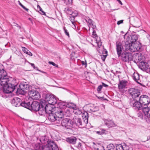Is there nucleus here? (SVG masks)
Returning a JSON list of instances; mask_svg holds the SVG:
<instances>
[{
	"mask_svg": "<svg viewBox=\"0 0 150 150\" xmlns=\"http://www.w3.org/2000/svg\"><path fill=\"white\" fill-rule=\"evenodd\" d=\"M12 78L7 76L6 71L0 74V84L3 87L5 93H11L17 87V84H14Z\"/></svg>",
	"mask_w": 150,
	"mask_h": 150,
	"instance_id": "f257e3e1",
	"label": "nucleus"
},
{
	"mask_svg": "<svg viewBox=\"0 0 150 150\" xmlns=\"http://www.w3.org/2000/svg\"><path fill=\"white\" fill-rule=\"evenodd\" d=\"M83 121L81 118L74 117L73 119L74 124V123L76 125L80 128L84 127L88 122V114L87 112H85L82 114Z\"/></svg>",
	"mask_w": 150,
	"mask_h": 150,
	"instance_id": "f03ea898",
	"label": "nucleus"
},
{
	"mask_svg": "<svg viewBox=\"0 0 150 150\" xmlns=\"http://www.w3.org/2000/svg\"><path fill=\"white\" fill-rule=\"evenodd\" d=\"M64 111L63 110H58L55 114L50 113L48 117V119L51 122H54L56 123L59 124V120H61L60 117L64 114Z\"/></svg>",
	"mask_w": 150,
	"mask_h": 150,
	"instance_id": "7ed1b4c3",
	"label": "nucleus"
},
{
	"mask_svg": "<svg viewBox=\"0 0 150 150\" xmlns=\"http://www.w3.org/2000/svg\"><path fill=\"white\" fill-rule=\"evenodd\" d=\"M52 105H53L48 103L45 106H44L41 104L40 110L39 111V115H42L45 113L50 114L51 113L53 110V108L52 106Z\"/></svg>",
	"mask_w": 150,
	"mask_h": 150,
	"instance_id": "20e7f679",
	"label": "nucleus"
},
{
	"mask_svg": "<svg viewBox=\"0 0 150 150\" xmlns=\"http://www.w3.org/2000/svg\"><path fill=\"white\" fill-rule=\"evenodd\" d=\"M128 92L129 94L132 96V99H139L140 92L138 89L134 88H130L129 89Z\"/></svg>",
	"mask_w": 150,
	"mask_h": 150,
	"instance_id": "39448f33",
	"label": "nucleus"
},
{
	"mask_svg": "<svg viewBox=\"0 0 150 150\" xmlns=\"http://www.w3.org/2000/svg\"><path fill=\"white\" fill-rule=\"evenodd\" d=\"M139 67L142 70L146 71L150 74V60L147 62H141L139 64Z\"/></svg>",
	"mask_w": 150,
	"mask_h": 150,
	"instance_id": "423d86ee",
	"label": "nucleus"
},
{
	"mask_svg": "<svg viewBox=\"0 0 150 150\" xmlns=\"http://www.w3.org/2000/svg\"><path fill=\"white\" fill-rule=\"evenodd\" d=\"M45 101L48 102V103L53 105L56 104L57 100L54 96L52 94L48 93L46 95Z\"/></svg>",
	"mask_w": 150,
	"mask_h": 150,
	"instance_id": "0eeeda50",
	"label": "nucleus"
},
{
	"mask_svg": "<svg viewBox=\"0 0 150 150\" xmlns=\"http://www.w3.org/2000/svg\"><path fill=\"white\" fill-rule=\"evenodd\" d=\"M130 104L133 108L137 110H141V107H142V105L140 102L137 100V99H131Z\"/></svg>",
	"mask_w": 150,
	"mask_h": 150,
	"instance_id": "6e6552de",
	"label": "nucleus"
},
{
	"mask_svg": "<svg viewBox=\"0 0 150 150\" xmlns=\"http://www.w3.org/2000/svg\"><path fill=\"white\" fill-rule=\"evenodd\" d=\"M120 56L122 60L125 62H129L131 61L132 59V54L128 52H123L120 54Z\"/></svg>",
	"mask_w": 150,
	"mask_h": 150,
	"instance_id": "1a4fd4ad",
	"label": "nucleus"
},
{
	"mask_svg": "<svg viewBox=\"0 0 150 150\" xmlns=\"http://www.w3.org/2000/svg\"><path fill=\"white\" fill-rule=\"evenodd\" d=\"M139 100L142 105H146L150 103V98L146 95H142L139 98Z\"/></svg>",
	"mask_w": 150,
	"mask_h": 150,
	"instance_id": "9d476101",
	"label": "nucleus"
},
{
	"mask_svg": "<svg viewBox=\"0 0 150 150\" xmlns=\"http://www.w3.org/2000/svg\"><path fill=\"white\" fill-rule=\"evenodd\" d=\"M41 108V105H40L39 102L36 101H34L30 104V110L38 111L39 114V111L40 110Z\"/></svg>",
	"mask_w": 150,
	"mask_h": 150,
	"instance_id": "9b49d317",
	"label": "nucleus"
},
{
	"mask_svg": "<svg viewBox=\"0 0 150 150\" xmlns=\"http://www.w3.org/2000/svg\"><path fill=\"white\" fill-rule=\"evenodd\" d=\"M30 97L33 99L39 100L40 98V95L39 93L37 91L33 90L30 91L28 93Z\"/></svg>",
	"mask_w": 150,
	"mask_h": 150,
	"instance_id": "f8f14e48",
	"label": "nucleus"
},
{
	"mask_svg": "<svg viewBox=\"0 0 150 150\" xmlns=\"http://www.w3.org/2000/svg\"><path fill=\"white\" fill-rule=\"evenodd\" d=\"M124 47L125 48V50L126 51L129 50L131 52H134L136 51H134L133 49L134 48V43H129L128 42H125V45Z\"/></svg>",
	"mask_w": 150,
	"mask_h": 150,
	"instance_id": "ddd939ff",
	"label": "nucleus"
},
{
	"mask_svg": "<svg viewBox=\"0 0 150 150\" xmlns=\"http://www.w3.org/2000/svg\"><path fill=\"white\" fill-rule=\"evenodd\" d=\"M103 120L105 124L108 128L115 127L116 126L114 122L111 120L104 119H103Z\"/></svg>",
	"mask_w": 150,
	"mask_h": 150,
	"instance_id": "4468645a",
	"label": "nucleus"
},
{
	"mask_svg": "<svg viewBox=\"0 0 150 150\" xmlns=\"http://www.w3.org/2000/svg\"><path fill=\"white\" fill-rule=\"evenodd\" d=\"M22 101L21 99L18 97H16L12 100V104L15 107H19L21 106Z\"/></svg>",
	"mask_w": 150,
	"mask_h": 150,
	"instance_id": "2eb2a0df",
	"label": "nucleus"
},
{
	"mask_svg": "<svg viewBox=\"0 0 150 150\" xmlns=\"http://www.w3.org/2000/svg\"><path fill=\"white\" fill-rule=\"evenodd\" d=\"M116 47L117 53L118 57H119L123 49V46L120 42H117L116 43Z\"/></svg>",
	"mask_w": 150,
	"mask_h": 150,
	"instance_id": "dca6fc26",
	"label": "nucleus"
},
{
	"mask_svg": "<svg viewBox=\"0 0 150 150\" xmlns=\"http://www.w3.org/2000/svg\"><path fill=\"white\" fill-rule=\"evenodd\" d=\"M138 36L137 35H132L129 38H127V41L125 42H128L131 43H134L136 42V41L138 39Z\"/></svg>",
	"mask_w": 150,
	"mask_h": 150,
	"instance_id": "f3484780",
	"label": "nucleus"
},
{
	"mask_svg": "<svg viewBox=\"0 0 150 150\" xmlns=\"http://www.w3.org/2000/svg\"><path fill=\"white\" fill-rule=\"evenodd\" d=\"M57 107H59L60 109L59 110H63L64 111V113L65 112L64 109L66 108L67 105V103H65L62 101L57 102Z\"/></svg>",
	"mask_w": 150,
	"mask_h": 150,
	"instance_id": "a211bd4d",
	"label": "nucleus"
},
{
	"mask_svg": "<svg viewBox=\"0 0 150 150\" xmlns=\"http://www.w3.org/2000/svg\"><path fill=\"white\" fill-rule=\"evenodd\" d=\"M127 82L125 80H122L120 81L118 84V89L120 90L124 89L126 86Z\"/></svg>",
	"mask_w": 150,
	"mask_h": 150,
	"instance_id": "6ab92c4d",
	"label": "nucleus"
},
{
	"mask_svg": "<svg viewBox=\"0 0 150 150\" xmlns=\"http://www.w3.org/2000/svg\"><path fill=\"white\" fill-rule=\"evenodd\" d=\"M92 33L93 37L95 38L96 42L97 44L98 47H100L99 46H100L101 45V43L100 38L98 37L96 33V32L95 30H93Z\"/></svg>",
	"mask_w": 150,
	"mask_h": 150,
	"instance_id": "aec40b11",
	"label": "nucleus"
},
{
	"mask_svg": "<svg viewBox=\"0 0 150 150\" xmlns=\"http://www.w3.org/2000/svg\"><path fill=\"white\" fill-rule=\"evenodd\" d=\"M19 86L20 88L23 89L25 92H26V91L28 90L29 87V85L26 82L21 83L19 85Z\"/></svg>",
	"mask_w": 150,
	"mask_h": 150,
	"instance_id": "412c9836",
	"label": "nucleus"
},
{
	"mask_svg": "<svg viewBox=\"0 0 150 150\" xmlns=\"http://www.w3.org/2000/svg\"><path fill=\"white\" fill-rule=\"evenodd\" d=\"M64 115V112L63 115L62 116L61 115H60V118L61 119V120H59L60 121L59 124H60L61 122V124H62V126L65 127L66 126V125L67 124V121H68V120L69 119L65 118L63 119V116Z\"/></svg>",
	"mask_w": 150,
	"mask_h": 150,
	"instance_id": "4be33fe9",
	"label": "nucleus"
},
{
	"mask_svg": "<svg viewBox=\"0 0 150 150\" xmlns=\"http://www.w3.org/2000/svg\"><path fill=\"white\" fill-rule=\"evenodd\" d=\"M93 147L94 150H105L104 147L98 143L93 142Z\"/></svg>",
	"mask_w": 150,
	"mask_h": 150,
	"instance_id": "5701e85b",
	"label": "nucleus"
},
{
	"mask_svg": "<svg viewBox=\"0 0 150 150\" xmlns=\"http://www.w3.org/2000/svg\"><path fill=\"white\" fill-rule=\"evenodd\" d=\"M49 143L50 150H59L57 145L53 141L49 142Z\"/></svg>",
	"mask_w": 150,
	"mask_h": 150,
	"instance_id": "b1692460",
	"label": "nucleus"
},
{
	"mask_svg": "<svg viewBox=\"0 0 150 150\" xmlns=\"http://www.w3.org/2000/svg\"><path fill=\"white\" fill-rule=\"evenodd\" d=\"M49 143L50 150H59L57 145L53 141L49 142Z\"/></svg>",
	"mask_w": 150,
	"mask_h": 150,
	"instance_id": "393cba45",
	"label": "nucleus"
},
{
	"mask_svg": "<svg viewBox=\"0 0 150 150\" xmlns=\"http://www.w3.org/2000/svg\"><path fill=\"white\" fill-rule=\"evenodd\" d=\"M133 79L138 83L141 84V81L139 79V75L136 73H134L132 76Z\"/></svg>",
	"mask_w": 150,
	"mask_h": 150,
	"instance_id": "a878e982",
	"label": "nucleus"
},
{
	"mask_svg": "<svg viewBox=\"0 0 150 150\" xmlns=\"http://www.w3.org/2000/svg\"><path fill=\"white\" fill-rule=\"evenodd\" d=\"M85 20L86 22L89 24V26L92 28L93 29L95 28L96 27V26L94 24V22L89 18H86Z\"/></svg>",
	"mask_w": 150,
	"mask_h": 150,
	"instance_id": "bb28decb",
	"label": "nucleus"
},
{
	"mask_svg": "<svg viewBox=\"0 0 150 150\" xmlns=\"http://www.w3.org/2000/svg\"><path fill=\"white\" fill-rule=\"evenodd\" d=\"M133 43L134 48L133 50H134V51H136V52L139 51L142 47L141 44L139 41Z\"/></svg>",
	"mask_w": 150,
	"mask_h": 150,
	"instance_id": "cd10ccee",
	"label": "nucleus"
},
{
	"mask_svg": "<svg viewBox=\"0 0 150 150\" xmlns=\"http://www.w3.org/2000/svg\"><path fill=\"white\" fill-rule=\"evenodd\" d=\"M76 140V138L75 137H68L66 139V141L70 144H75Z\"/></svg>",
	"mask_w": 150,
	"mask_h": 150,
	"instance_id": "c85d7f7f",
	"label": "nucleus"
},
{
	"mask_svg": "<svg viewBox=\"0 0 150 150\" xmlns=\"http://www.w3.org/2000/svg\"><path fill=\"white\" fill-rule=\"evenodd\" d=\"M40 142L42 144H48L49 142H52L48 138V137L46 136L42 137L40 139Z\"/></svg>",
	"mask_w": 150,
	"mask_h": 150,
	"instance_id": "c756f323",
	"label": "nucleus"
},
{
	"mask_svg": "<svg viewBox=\"0 0 150 150\" xmlns=\"http://www.w3.org/2000/svg\"><path fill=\"white\" fill-rule=\"evenodd\" d=\"M74 122L73 120L70 119H69L68 121H67L66 126L65 127L67 129H70L73 127Z\"/></svg>",
	"mask_w": 150,
	"mask_h": 150,
	"instance_id": "7c9ffc66",
	"label": "nucleus"
},
{
	"mask_svg": "<svg viewBox=\"0 0 150 150\" xmlns=\"http://www.w3.org/2000/svg\"><path fill=\"white\" fill-rule=\"evenodd\" d=\"M89 110L88 111L90 112H95L98 110V107L94 106L93 104H91L89 107Z\"/></svg>",
	"mask_w": 150,
	"mask_h": 150,
	"instance_id": "2f4dec72",
	"label": "nucleus"
},
{
	"mask_svg": "<svg viewBox=\"0 0 150 150\" xmlns=\"http://www.w3.org/2000/svg\"><path fill=\"white\" fill-rule=\"evenodd\" d=\"M141 109L142 110V111L145 115H148L149 112L150 111V109L149 107H143L142 106Z\"/></svg>",
	"mask_w": 150,
	"mask_h": 150,
	"instance_id": "473e14b6",
	"label": "nucleus"
},
{
	"mask_svg": "<svg viewBox=\"0 0 150 150\" xmlns=\"http://www.w3.org/2000/svg\"><path fill=\"white\" fill-rule=\"evenodd\" d=\"M21 106L30 110V104L29 102H26L24 101L22 102Z\"/></svg>",
	"mask_w": 150,
	"mask_h": 150,
	"instance_id": "72a5a7b5",
	"label": "nucleus"
},
{
	"mask_svg": "<svg viewBox=\"0 0 150 150\" xmlns=\"http://www.w3.org/2000/svg\"><path fill=\"white\" fill-rule=\"evenodd\" d=\"M78 13L77 11H75V15H74L73 14L71 15V16L70 17L69 19L70 20L72 24H74L75 21H74V19L75 17H76L78 15Z\"/></svg>",
	"mask_w": 150,
	"mask_h": 150,
	"instance_id": "f704fd0d",
	"label": "nucleus"
},
{
	"mask_svg": "<svg viewBox=\"0 0 150 150\" xmlns=\"http://www.w3.org/2000/svg\"><path fill=\"white\" fill-rule=\"evenodd\" d=\"M76 105L72 103H67V107L69 108L73 109L74 110V109L76 108Z\"/></svg>",
	"mask_w": 150,
	"mask_h": 150,
	"instance_id": "c9c22d12",
	"label": "nucleus"
},
{
	"mask_svg": "<svg viewBox=\"0 0 150 150\" xmlns=\"http://www.w3.org/2000/svg\"><path fill=\"white\" fill-rule=\"evenodd\" d=\"M22 49L24 53L26 54L32 56L33 54L31 52L29 51L26 48L24 47H22Z\"/></svg>",
	"mask_w": 150,
	"mask_h": 150,
	"instance_id": "e433bc0d",
	"label": "nucleus"
},
{
	"mask_svg": "<svg viewBox=\"0 0 150 150\" xmlns=\"http://www.w3.org/2000/svg\"><path fill=\"white\" fill-rule=\"evenodd\" d=\"M65 10L66 11H67V12H68V13L69 15H72L74 13L75 14V11H75L73 12L71 8L69 7L65 8Z\"/></svg>",
	"mask_w": 150,
	"mask_h": 150,
	"instance_id": "4c0bfd02",
	"label": "nucleus"
},
{
	"mask_svg": "<svg viewBox=\"0 0 150 150\" xmlns=\"http://www.w3.org/2000/svg\"><path fill=\"white\" fill-rule=\"evenodd\" d=\"M73 112L76 115H80L82 112L81 110H80L79 109L77 108H76L73 110Z\"/></svg>",
	"mask_w": 150,
	"mask_h": 150,
	"instance_id": "58836bf2",
	"label": "nucleus"
},
{
	"mask_svg": "<svg viewBox=\"0 0 150 150\" xmlns=\"http://www.w3.org/2000/svg\"><path fill=\"white\" fill-rule=\"evenodd\" d=\"M107 132L105 129H102L100 131H97L96 133L99 134L101 135L103 134H106Z\"/></svg>",
	"mask_w": 150,
	"mask_h": 150,
	"instance_id": "ea45409f",
	"label": "nucleus"
},
{
	"mask_svg": "<svg viewBox=\"0 0 150 150\" xmlns=\"http://www.w3.org/2000/svg\"><path fill=\"white\" fill-rule=\"evenodd\" d=\"M115 148L116 150H124L123 146L121 144L116 145Z\"/></svg>",
	"mask_w": 150,
	"mask_h": 150,
	"instance_id": "a19ab883",
	"label": "nucleus"
},
{
	"mask_svg": "<svg viewBox=\"0 0 150 150\" xmlns=\"http://www.w3.org/2000/svg\"><path fill=\"white\" fill-rule=\"evenodd\" d=\"M17 94H23V93L25 92L21 88H17V90L16 92Z\"/></svg>",
	"mask_w": 150,
	"mask_h": 150,
	"instance_id": "79ce46f5",
	"label": "nucleus"
},
{
	"mask_svg": "<svg viewBox=\"0 0 150 150\" xmlns=\"http://www.w3.org/2000/svg\"><path fill=\"white\" fill-rule=\"evenodd\" d=\"M107 147L108 150H110L113 149L115 146L113 144H110L107 146Z\"/></svg>",
	"mask_w": 150,
	"mask_h": 150,
	"instance_id": "37998d69",
	"label": "nucleus"
},
{
	"mask_svg": "<svg viewBox=\"0 0 150 150\" xmlns=\"http://www.w3.org/2000/svg\"><path fill=\"white\" fill-rule=\"evenodd\" d=\"M63 30L65 34L67 35L69 38V34L68 30L66 29L65 27H63Z\"/></svg>",
	"mask_w": 150,
	"mask_h": 150,
	"instance_id": "c03bdc74",
	"label": "nucleus"
},
{
	"mask_svg": "<svg viewBox=\"0 0 150 150\" xmlns=\"http://www.w3.org/2000/svg\"><path fill=\"white\" fill-rule=\"evenodd\" d=\"M137 58L136 59H138V60L140 61L142 59V56L141 54H139L136 56Z\"/></svg>",
	"mask_w": 150,
	"mask_h": 150,
	"instance_id": "a18cd8bd",
	"label": "nucleus"
},
{
	"mask_svg": "<svg viewBox=\"0 0 150 150\" xmlns=\"http://www.w3.org/2000/svg\"><path fill=\"white\" fill-rule=\"evenodd\" d=\"M105 55H102L101 57L103 61H105V59L106 58L107 55V51L106 50L105 51Z\"/></svg>",
	"mask_w": 150,
	"mask_h": 150,
	"instance_id": "49530a36",
	"label": "nucleus"
},
{
	"mask_svg": "<svg viewBox=\"0 0 150 150\" xmlns=\"http://www.w3.org/2000/svg\"><path fill=\"white\" fill-rule=\"evenodd\" d=\"M43 150H50L49 143L47 144L46 146L43 149Z\"/></svg>",
	"mask_w": 150,
	"mask_h": 150,
	"instance_id": "de8ad7c7",
	"label": "nucleus"
},
{
	"mask_svg": "<svg viewBox=\"0 0 150 150\" xmlns=\"http://www.w3.org/2000/svg\"><path fill=\"white\" fill-rule=\"evenodd\" d=\"M102 88L103 86L102 85H100L98 86L97 88V91H98V93H100V92L101 91Z\"/></svg>",
	"mask_w": 150,
	"mask_h": 150,
	"instance_id": "09e8293b",
	"label": "nucleus"
},
{
	"mask_svg": "<svg viewBox=\"0 0 150 150\" xmlns=\"http://www.w3.org/2000/svg\"><path fill=\"white\" fill-rule=\"evenodd\" d=\"M19 5L25 10L28 11V9L26 8L25 6L22 5L20 2H19Z\"/></svg>",
	"mask_w": 150,
	"mask_h": 150,
	"instance_id": "8fccbe9b",
	"label": "nucleus"
},
{
	"mask_svg": "<svg viewBox=\"0 0 150 150\" xmlns=\"http://www.w3.org/2000/svg\"><path fill=\"white\" fill-rule=\"evenodd\" d=\"M29 64L31 65L36 70H38V67H35V65L34 64L32 63H29Z\"/></svg>",
	"mask_w": 150,
	"mask_h": 150,
	"instance_id": "3c124183",
	"label": "nucleus"
},
{
	"mask_svg": "<svg viewBox=\"0 0 150 150\" xmlns=\"http://www.w3.org/2000/svg\"><path fill=\"white\" fill-rule=\"evenodd\" d=\"M1 67H2V65L0 64V74H1V73H2L3 72H4V71H5L2 68L1 69Z\"/></svg>",
	"mask_w": 150,
	"mask_h": 150,
	"instance_id": "603ef678",
	"label": "nucleus"
},
{
	"mask_svg": "<svg viewBox=\"0 0 150 150\" xmlns=\"http://www.w3.org/2000/svg\"><path fill=\"white\" fill-rule=\"evenodd\" d=\"M49 63L50 64H52V65H53V66H54L55 67H58V65L56 64H55L53 62H49Z\"/></svg>",
	"mask_w": 150,
	"mask_h": 150,
	"instance_id": "864d4df0",
	"label": "nucleus"
},
{
	"mask_svg": "<svg viewBox=\"0 0 150 150\" xmlns=\"http://www.w3.org/2000/svg\"><path fill=\"white\" fill-rule=\"evenodd\" d=\"M138 116L141 118L143 119V115L141 112H139L137 114Z\"/></svg>",
	"mask_w": 150,
	"mask_h": 150,
	"instance_id": "5fc2aeb1",
	"label": "nucleus"
},
{
	"mask_svg": "<svg viewBox=\"0 0 150 150\" xmlns=\"http://www.w3.org/2000/svg\"><path fill=\"white\" fill-rule=\"evenodd\" d=\"M81 143L79 142L78 144V145H77L76 146V147H77L78 149H79L80 148H81Z\"/></svg>",
	"mask_w": 150,
	"mask_h": 150,
	"instance_id": "6e6d98bb",
	"label": "nucleus"
},
{
	"mask_svg": "<svg viewBox=\"0 0 150 150\" xmlns=\"http://www.w3.org/2000/svg\"><path fill=\"white\" fill-rule=\"evenodd\" d=\"M123 23V20H121L118 21L117 22V24L118 25H120V24L122 23Z\"/></svg>",
	"mask_w": 150,
	"mask_h": 150,
	"instance_id": "4d7b16f0",
	"label": "nucleus"
},
{
	"mask_svg": "<svg viewBox=\"0 0 150 150\" xmlns=\"http://www.w3.org/2000/svg\"><path fill=\"white\" fill-rule=\"evenodd\" d=\"M147 38L149 40V43H150V35H147L146 36Z\"/></svg>",
	"mask_w": 150,
	"mask_h": 150,
	"instance_id": "13d9d810",
	"label": "nucleus"
},
{
	"mask_svg": "<svg viewBox=\"0 0 150 150\" xmlns=\"http://www.w3.org/2000/svg\"><path fill=\"white\" fill-rule=\"evenodd\" d=\"M120 73V72L119 71H116L115 73H114V74L115 76H117V75L118 74H119Z\"/></svg>",
	"mask_w": 150,
	"mask_h": 150,
	"instance_id": "bf43d9fd",
	"label": "nucleus"
},
{
	"mask_svg": "<svg viewBox=\"0 0 150 150\" xmlns=\"http://www.w3.org/2000/svg\"><path fill=\"white\" fill-rule=\"evenodd\" d=\"M102 85L103 86H103H104V87H108V85L105 84L103 83H102Z\"/></svg>",
	"mask_w": 150,
	"mask_h": 150,
	"instance_id": "052dcab7",
	"label": "nucleus"
},
{
	"mask_svg": "<svg viewBox=\"0 0 150 150\" xmlns=\"http://www.w3.org/2000/svg\"><path fill=\"white\" fill-rule=\"evenodd\" d=\"M75 24H75V23H74V24H73V25L74 26L72 27L74 29H76V26Z\"/></svg>",
	"mask_w": 150,
	"mask_h": 150,
	"instance_id": "680f3d73",
	"label": "nucleus"
},
{
	"mask_svg": "<svg viewBox=\"0 0 150 150\" xmlns=\"http://www.w3.org/2000/svg\"><path fill=\"white\" fill-rule=\"evenodd\" d=\"M42 13L41 14L42 15H44L46 16V14L45 12H44L43 11L41 12Z\"/></svg>",
	"mask_w": 150,
	"mask_h": 150,
	"instance_id": "e2e57ef3",
	"label": "nucleus"
},
{
	"mask_svg": "<svg viewBox=\"0 0 150 150\" xmlns=\"http://www.w3.org/2000/svg\"><path fill=\"white\" fill-rule=\"evenodd\" d=\"M120 3V4L121 5H122V2L120 0H117Z\"/></svg>",
	"mask_w": 150,
	"mask_h": 150,
	"instance_id": "0e129e2a",
	"label": "nucleus"
},
{
	"mask_svg": "<svg viewBox=\"0 0 150 150\" xmlns=\"http://www.w3.org/2000/svg\"><path fill=\"white\" fill-rule=\"evenodd\" d=\"M38 70L40 71L41 72H42V73L46 74V72H44V71H41L40 70H39L38 69Z\"/></svg>",
	"mask_w": 150,
	"mask_h": 150,
	"instance_id": "69168bd1",
	"label": "nucleus"
},
{
	"mask_svg": "<svg viewBox=\"0 0 150 150\" xmlns=\"http://www.w3.org/2000/svg\"><path fill=\"white\" fill-rule=\"evenodd\" d=\"M3 89V86H2V85H1L0 84V90L2 89Z\"/></svg>",
	"mask_w": 150,
	"mask_h": 150,
	"instance_id": "338daca9",
	"label": "nucleus"
},
{
	"mask_svg": "<svg viewBox=\"0 0 150 150\" xmlns=\"http://www.w3.org/2000/svg\"><path fill=\"white\" fill-rule=\"evenodd\" d=\"M133 26L134 27H136V28H138L140 26L139 25H133Z\"/></svg>",
	"mask_w": 150,
	"mask_h": 150,
	"instance_id": "774afa93",
	"label": "nucleus"
}]
</instances>
